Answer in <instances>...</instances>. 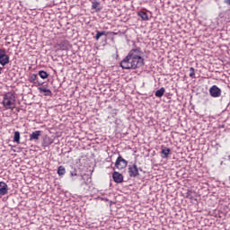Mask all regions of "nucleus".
Masks as SVG:
<instances>
[{
	"instance_id": "obj_1",
	"label": "nucleus",
	"mask_w": 230,
	"mask_h": 230,
	"mask_svg": "<svg viewBox=\"0 0 230 230\" xmlns=\"http://www.w3.org/2000/svg\"><path fill=\"white\" fill-rule=\"evenodd\" d=\"M131 57V67L137 69L145 64V59L141 57V50L139 49H133L129 51Z\"/></svg>"
},
{
	"instance_id": "obj_2",
	"label": "nucleus",
	"mask_w": 230,
	"mask_h": 230,
	"mask_svg": "<svg viewBox=\"0 0 230 230\" xmlns=\"http://www.w3.org/2000/svg\"><path fill=\"white\" fill-rule=\"evenodd\" d=\"M3 105L6 111H13L15 109V95L12 93H7L4 95Z\"/></svg>"
},
{
	"instance_id": "obj_3",
	"label": "nucleus",
	"mask_w": 230,
	"mask_h": 230,
	"mask_svg": "<svg viewBox=\"0 0 230 230\" xmlns=\"http://www.w3.org/2000/svg\"><path fill=\"white\" fill-rule=\"evenodd\" d=\"M132 66V58L130 57V52L127 55V57L120 62V67L122 69H133Z\"/></svg>"
},
{
	"instance_id": "obj_4",
	"label": "nucleus",
	"mask_w": 230,
	"mask_h": 230,
	"mask_svg": "<svg viewBox=\"0 0 230 230\" xmlns=\"http://www.w3.org/2000/svg\"><path fill=\"white\" fill-rule=\"evenodd\" d=\"M128 164V162H127V160L121 157V155H119L115 162V167L118 170H123L124 168H127Z\"/></svg>"
},
{
	"instance_id": "obj_5",
	"label": "nucleus",
	"mask_w": 230,
	"mask_h": 230,
	"mask_svg": "<svg viewBox=\"0 0 230 230\" xmlns=\"http://www.w3.org/2000/svg\"><path fill=\"white\" fill-rule=\"evenodd\" d=\"M6 64H10V57L6 55V50L0 49V65L6 66Z\"/></svg>"
},
{
	"instance_id": "obj_6",
	"label": "nucleus",
	"mask_w": 230,
	"mask_h": 230,
	"mask_svg": "<svg viewBox=\"0 0 230 230\" xmlns=\"http://www.w3.org/2000/svg\"><path fill=\"white\" fill-rule=\"evenodd\" d=\"M209 93H210V96H212V98H219V96H221V94H222V90H220V88H218V86L213 85L209 89Z\"/></svg>"
},
{
	"instance_id": "obj_7",
	"label": "nucleus",
	"mask_w": 230,
	"mask_h": 230,
	"mask_svg": "<svg viewBox=\"0 0 230 230\" xmlns=\"http://www.w3.org/2000/svg\"><path fill=\"white\" fill-rule=\"evenodd\" d=\"M54 48L58 49V51H66L69 48V42L67 40H63L60 43L56 44Z\"/></svg>"
},
{
	"instance_id": "obj_8",
	"label": "nucleus",
	"mask_w": 230,
	"mask_h": 230,
	"mask_svg": "<svg viewBox=\"0 0 230 230\" xmlns=\"http://www.w3.org/2000/svg\"><path fill=\"white\" fill-rule=\"evenodd\" d=\"M129 177H137L139 175V169L137 164L129 165L128 168Z\"/></svg>"
},
{
	"instance_id": "obj_9",
	"label": "nucleus",
	"mask_w": 230,
	"mask_h": 230,
	"mask_svg": "<svg viewBox=\"0 0 230 230\" xmlns=\"http://www.w3.org/2000/svg\"><path fill=\"white\" fill-rule=\"evenodd\" d=\"M112 179L117 184H121V182H123V174L119 172H114L112 173Z\"/></svg>"
},
{
	"instance_id": "obj_10",
	"label": "nucleus",
	"mask_w": 230,
	"mask_h": 230,
	"mask_svg": "<svg viewBox=\"0 0 230 230\" xmlns=\"http://www.w3.org/2000/svg\"><path fill=\"white\" fill-rule=\"evenodd\" d=\"M40 134H42L41 130H36V131L32 132L30 135V141H39V139L40 137Z\"/></svg>"
},
{
	"instance_id": "obj_11",
	"label": "nucleus",
	"mask_w": 230,
	"mask_h": 230,
	"mask_svg": "<svg viewBox=\"0 0 230 230\" xmlns=\"http://www.w3.org/2000/svg\"><path fill=\"white\" fill-rule=\"evenodd\" d=\"M8 193V185L4 181H0V195L4 196Z\"/></svg>"
},
{
	"instance_id": "obj_12",
	"label": "nucleus",
	"mask_w": 230,
	"mask_h": 230,
	"mask_svg": "<svg viewBox=\"0 0 230 230\" xmlns=\"http://www.w3.org/2000/svg\"><path fill=\"white\" fill-rule=\"evenodd\" d=\"M40 93H44V96H51L52 93L51 90L42 86L38 88Z\"/></svg>"
},
{
	"instance_id": "obj_13",
	"label": "nucleus",
	"mask_w": 230,
	"mask_h": 230,
	"mask_svg": "<svg viewBox=\"0 0 230 230\" xmlns=\"http://www.w3.org/2000/svg\"><path fill=\"white\" fill-rule=\"evenodd\" d=\"M92 8L96 12H100L102 10V7H100V2L98 1L92 2Z\"/></svg>"
},
{
	"instance_id": "obj_14",
	"label": "nucleus",
	"mask_w": 230,
	"mask_h": 230,
	"mask_svg": "<svg viewBox=\"0 0 230 230\" xmlns=\"http://www.w3.org/2000/svg\"><path fill=\"white\" fill-rule=\"evenodd\" d=\"M164 87H162L155 92V95L156 98H163V96H164Z\"/></svg>"
},
{
	"instance_id": "obj_15",
	"label": "nucleus",
	"mask_w": 230,
	"mask_h": 230,
	"mask_svg": "<svg viewBox=\"0 0 230 230\" xmlns=\"http://www.w3.org/2000/svg\"><path fill=\"white\" fill-rule=\"evenodd\" d=\"M170 152H171L170 148L162 149L163 158L168 159V155H170Z\"/></svg>"
},
{
	"instance_id": "obj_16",
	"label": "nucleus",
	"mask_w": 230,
	"mask_h": 230,
	"mask_svg": "<svg viewBox=\"0 0 230 230\" xmlns=\"http://www.w3.org/2000/svg\"><path fill=\"white\" fill-rule=\"evenodd\" d=\"M39 76H40V78H42V80H46V78H48L49 76V75L48 74V72H46L44 70H40V71H39Z\"/></svg>"
},
{
	"instance_id": "obj_17",
	"label": "nucleus",
	"mask_w": 230,
	"mask_h": 230,
	"mask_svg": "<svg viewBox=\"0 0 230 230\" xmlns=\"http://www.w3.org/2000/svg\"><path fill=\"white\" fill-rule=\"evenodd\" d=\"M13 141L14 143H21V133L19 131L14 132Z\"/></svg>"
},
{
	"instance_id": "obj_18",
	"label": "nucleus",
	"mask_w": 230,
	"mask_h": 230,
	"mask_svg": "<svg viewBox=\"0 0 230 230\" xmlns=\"http://www.w3.org/2000/svg\"><path fill=\"white\" fill-rule=\"evenodd\" d=\"M58 175L59 176L66 175V167H64L63 165H60L58 168Z\"/></svg>"
},
{
	"instance_id": "obj_19",
	"label": "nucleus",
	"mask_w": 230,
	"mask_h": 230,
	"mask_svg": "<svg viewBox=\"0 0 230 230\" xmlns=\"http://www.w3.org/2000/svg\"><path fill=\"white\" fill-rule=\"evenodd\" d=\"M138 17L142 18L143 21H148V14L146 12H139Z\"/></svg>"
},
{
	"instance_id": "obj_20",
	"label": "nucleus",
	"mask_w": 230,
	"mask_h": 230,
	"mask_svg": "<svg viewBox=\"0 0 230 230\" xmlns=\"http://www.w3.org/2000/svg\"><path fill=\"white\" fill-rule=\"evenodd\" d=\"M103 35H105V31H97V33L95 35L96 40H100V38L103 37Z\"/></svg>"
},
{
	"instance_id": "obj_21",
	"label": "nucleus",
	"mask_w": 230,
	"mask_h": 230,
	"mask_svg": "<svg viewBox=\"0 0 230 230\" xmlns=\"http://www.w3.org/2000/svg\"><path fill=\"white\" fill-rule=\"evenodd\" d=\"M37 80V75L36 74H32L30 76V82H31V84H35V81Z\"/></svg>"
},
{
	"instance_id": "obj_22",
	"label": "nucleus",
	"mask_w": 230,
	"mask_h": 230,
	"mask_svg": "<svg viewBox=\"0 0 230 230\" xmlns=\"http://www.w3.org/2000/svg\"><path fill=\"white\" fill-rule=\"evenodd\" d=\"M190 78H195V68L193 66L190 68Z\"/></svg>"
},
{
	"instance_id": "obj_23",
	"label": "nucleus",
	"mask_w": 230,
	"mask_h": 230,
	"mask_svg": "<svg viewBox=\"0 0 230 230\" xmlns=\"http://www.w3.org/2000/svg\"><path fill=\"white\" fill-rule=\"evenodd\" d=\"M224 3L225 4H228V6H230V0H225Z\"/></svg>"
},
{
	"instance_id": "obj_24",
	"label": "nucleus",
	"mask_w": 230,
	"mask_h": 230,
	"mask_svg": "<svg viewBox=\"0 0 230 230\" xmlns=\"http://www.w3.org/2000/svg\"><path fill=\"white\" fill-rule=\"evenodd\" d=\"M75 176H76V173L71 172V177H75Z\"/></svg>"
},
{
	"instance_id": "obj_25",
	"label": "nucleus",
	"mask_w": 230,
	"mask_h": 230,
	"mask_svg": "<svg viewBox=\"0 0 230 230\" xmlns=\"http://www.w3.org/2000/svg\"><path fill=\"white\" fill-rule=\"evenodd\" d=\"M3 71V67L0 66V75H1V72Z\"/></svg>"
}]
</instances>
